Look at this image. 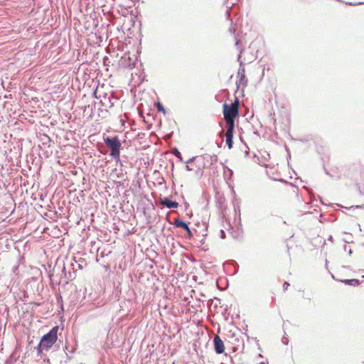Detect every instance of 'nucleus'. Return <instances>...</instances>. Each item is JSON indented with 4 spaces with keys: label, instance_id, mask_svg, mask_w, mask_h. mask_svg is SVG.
I'll return each instance as SVG.
<instances>
[{
    "label": "nucleus",
    "instance_id": "obj_8",
    "mask_svg": "<svg viewBox=\"0 0 364 364\" xmlns=\"http://www.w3.org/2000/svg\"><path fill=\"white\" fill-rule=\"evenodd\" d=\"M225 128L226 136L233 137L235 132V122H227Z\"/></svg>",
    "mask_w": 364,
    "mask_h": 364
},
{
    "label": "nucleus",
    "instance_id": "obj_4",
    "mask_svg": "<svg viewBox=\"0 0 364 364\" xmlns=\"http://www.w3.org/2000/svg\"><path fill=\"white\" fill-rule=\"evenodd\" d=\"M241 53L242 51H240V53L238 55L237 58V60L240 63V68L237 72V77L239 79L236 81V85L237 87H239L240 85H242L243 89L247 85L248 80L245 76V69L243 65V62L241 60Z\"/></svg>",
    "mask_w": 364,
    "mask_h": 364
},
{
    "label": "nucleus",
    "instance_id": "obj_23",
    "mask_svg": "<svg viewBox=\"0 0 364 364\" xmlns=\"http://www.w3.org/2000/svg\"><path fill=\"white\" fill-rule=\"evenodd\" d=\"M186 170H187V171H192V170H193V169H192V168L188 166V164H187V165H186Z\"/></svg>",
    "mask_w": 364,
    "mask_h": 364
},
{
    "label": "nucleus",
    "instance_id": "obj_2",
    "mask_svg": "<svg viewBox=\"0 0 364 364\" xmlns=\"http://www.w3.org/2000/svg\"><path fill=\"white\" fill-rule=\"evenodd\" d=\"M104 142L109 151V155L114 160H119L122 143L117 136L104 137Z\"/></svg>",
    "mask_w": 364,
    "mask_h": 364
},
{
    "label": "nucleus",
    "instance_id": "obj_17",
    "mask_svg": "<svg viewBox=\"0 0 364 364\" xmlns=\"http://www.w3.org/2000/svg\"><path fill=\"white\" fill-rule=\"evenodd\" d=\"M363 4V2H358V3L348 2V3H346V4L350 5V6H357V5H360V4Z\"/></svg>",
    "mask_w": 364,
    "mask_h": 364
},
{
    "label": "nucleus",
    "instance_id": "obj_3",
    "mask_svg": "<svg viewBox=\"0 0 364 364\" xmlns=\"http://www.w3.org/2000/svg\"><path fill=\"white\" fill-rule=\"evenodd\" d=\"M224 118L227 122H235L239 114V100L237 99L230 105L224 103L223 105Z\"/></svg>",
    "mask_w": 364,
    "mask_h": 364
},
{
    "label": "nucleus",
    "instance_id": "obj_24",
    "mask_svg": "<svg viewBox=\"0 0 364 364\" xmlns=\"http://www.w3.org/2000/svg\"><path fill=\"white\" fill-rule=\"evenodd\" d=\"M358 191H359V193H360V195H363V194H364V193L361 191V189H360V186H358Z\"/></svg>",
    "mask_w": 364,
    "mask_h": 364
},
{
    "label": "nucleus",
    "instance_id": "obj_19",
    "mask_svg": "<svg viewBox=\"0 0 364 364\" xmlns=\"http://www.w3.org/2000/svg\"><path fill=\"white\" fill-rule=\"evenodd\" d=\"M220 237L224 239L225 237V232L223 230H220Z\"/></svg>",
    "mask_w": 364,
    "mask_h": 364
},
{
    "label": "nucleus",
    "instance_id": "obj_31",
    "mask_svg": "<svg viewBox=\"0 0 364 364\" xmlns=\"http://www.w3.org/2000/svg\"><path fill=\"white\" fill-rule=\"evenodd\" d=\"M229 30L231 33L233 32V28L232 27H230Z\"/></svg>",
    "mask_w": 364,
    "mask_h": 364
},
{
    "label": "nucleus",
    "instance_id": "obj_13",
    "mask_svg": "<svg viewBox=\"0 0 364 364\" xmlns=\"http://www.w3.org/2000/svg\"><path fill=\"white\" fill-rule=\"evenodd\" d=\"M229 262L231 264L234 265V267H235V272H237L238 271V268H239L238 264L235 261H234V260H230Z\"/></svg>",
    "mask_w": 364,
    "mask_h": 364
},
{
    "label": "nucleus",
    "instance_id": "obj_30",
    "mask_svg": "<svg viewBox=\"0 0 364 364\" xmlns=\"http://www.w3.org/2000/svg\"><path fill=\"white\" fill-rule=\"evenodd\" d=\"M328 240L330 241H332L333 240V237L332 236H329V237L328 238Z\"/></svg>",
    "mask_w": 364,
    "mask_h": 364
},
{
    "label": "nucleus",
    "instance_id": "obj_12",
    "mask_svg": "<svg viewBox=\"0 0 364 364\" xmlns=\"http://www.w3.org/2000/svg\"><path fill=\"white\" fill-rule=\"evenodd\" d=\"M174 155L176 156V157L180 159V160L182 161V159H183L182 155H181V152L177 149H175Z\"/></svg>",
    "mask_w": 364,
    "mask_h": 364
},
{
    "label": "nucleus",
    "instance_id": "obj_16",
    "mask_svg": "<svg viewBox=\"0 0 364 364\" xmlns=\"http://www.w3.org/2000/svg\"><path fill=\"white\" fill-rule=\"evenodd\" d=\"M237 232V235H233V237H235V238H237H237H239L240 237H241L242 231H241L240 230H239V229H238V230H237V232Z\"/></svg>",
    "mask_w": 364,
    "mask_h": 364
},
{
    "label": "nucleus",
    "instance_id": "obj_18",
    "mask_svg": "<svg viewBox=\"0 0 364 364\" xmlns=\"http://www.w3.org/2000/svg\"><path fill=\"white\" fill-rule=\"evenodd\" d=\"M289 283L287 282H284V283L283 284V288L284 290H287V288L289 287Z\"/></svg>",
    "mask_w": 364,
    "mask_h": 364
},
{
    "label": "nucleus",
    "instance_id": "obj_26",
    "mask_svg": "<svg viewBox=\"0 0 364 364\" xmlns=\"http://www.w3.org/2000/svg\"><path fill=\"white\" fill-rule=\"evenodd\" d=\"M226 14H227V18L229 19L230 17V14L228 11H226Z\"/></svg>",
    "mask_w": 364,
    "mask_h": 364
},
{
    "label": "nucleus",
    "instance_id": "obj_5",
    "mask_svg": "<svg viewBox=\"0 0 364 364\" xmlns=\"http://www.w3.org/2000/svg\"><path fill=\"white\" fill-rule=\"evenodd\" d=\"M168 223H171L170 221H168ZM188 223H186L179 218H175L173 219V222L171 223V224H173L176 228H181L185 230L186 232V237L191 240L193 237V234L188 226Z\"/></svg>",
    "mask_w": 364,
    "mask_h": 364
},
{
    "label": "nucleus",
    "instance_id": "obj_14",
    "mask_svg": "<svg viewBox=\"0 0 364 364\" xmlns=\"http://www.w3.org/2000/svg\"><path fill=\"white\" fill-rule=\"evenodd\" d=\"M197 156H193L191 157V159H189L187 161H186V164H191L193 163V161H195L196 159H197Z\"/></svg>",
    "mask_w": 364,
    "mask_h": 364
},
{
    "label": "nucleus",
    "instance_id": "obj_1",
    "mask_svg": "<svg viewBox=\"0 0 364 364\" xmlns=\"http://www.w3.org/2000/svg\"><path fill=\"white\" fill-rule=\"evenodd\" d=\"M59 327L55 326L53 327L48 333L44 334L37 347L36 348L37 351V355L38 356L42 357L43 355V351H48L53 345L57 341L58 339V331Z\"/></svg>",
    "mask_w": 364,
    "mask_h": 364
},
{
    "label": "nucleus",
    "instance_id": "obj_20",
    "mask_svg": "<svg viewBox=\"0 0 364 364\" xmlns=\"http://www.w3.org/2000/svg\"><path fill=\"white\" fill-rule=\"evenodd\" d=\"M364 208V206L363 205H353L351 207H350L348 209H353V208Z\"/></svg>",
    "mask_w": 364,
    "mask_h": 364
},
{
    "label": "nucleus",
    "instance_id": "obj_9",
    "mask_svg": "<svg viewBox=\"0 0 364 364\" xmlns=\"http://www.w3.org/2000/svg\"><path fill=\"white\" fill-rule=\"evenodd\" d=\"M341 282L346 285L354 286V287L359 284V280L356 279H343Z\"/></svg>",
    "mask_w": 364,
    "mask_h": 364
},
{
    "label": "nucleus",
    "instance_id": "obj_28",
    "mask_svg": "<svg viewBox=\"0 0 364 364\" xmlns=\"http://www.w3.org/2000/svg\"><path fill=\"white\" fill-rule=\"evenodd\" d=\"M347 252H348V254H349L350 255L352 254V250H351V249L347 250Z\"/></svg>",
    "mask_w": 364,
    "mask_h": 364
},
{
    "label": "nucleus",
    "instance_id": "obj_6",
    "mask_svg": "<svg viewBox=\"0 0 364 364\" xmlns=\"http://www.w3.org/2000/svg\"><path fill=\"white\" fill-rule=\"evenodd\" d=\"M214 350L217 354H221L225 352V345L223 340L218 335L213 337V339Z\"/></svg>",
    "mask_w": 364,
    "mask_h": 364
},
{
    "label": "nucleus",
    "instance_id": "obj_35",
    "mask_svg": "<svg viewBox=\"0 0 364 364\" xmlns=\"http://www.w3.org/2000/svg\"><path fill=\"white\" fill-rule=\"evenodd\" d=\"M236 350L235 347H233V351Z\"/></svg>",
    "mask_w": 364,
    "mask_h": 364
},
{
    "label": "nucleus",
    "instance_id": "obj_27",
    "mask_svg": "<svg viewBox=\"0 0 364 364\" xmlns=\"http://www.w3.org/2000/svg\"><path fill=\"white\" fill-rule=\"evenodd\" d=\"M239 44H240V41H236V43H235V45L237 48H239Z\"/></svg>",
    "mask_w": 364,
    "mask_h": 364
},
{
    "label": "nucleus",
    "instance_id": "obj_7",
    "mask_svg": "<svg viewBox=\"0 0 364 364\" xmlns=\"http://www.w3.org/2000/svg\"><path fill=\"white\" fill-rule=\"evenodd\" d=\"M161 203L166 208L171 209L178 207V203L173 200L170 197H164L161 199Z\"/></svg>",
    "mask_w": 364,
    "mask_h": 364
},
{
    "label": "nucleus",
    "instance_id": "obj_15",
    "mask_svg": "<svg viewBox=\"0 0 364 364\" xmlns=\"http://www.w3.org/2000/svg\"><path fill=\"white\" fill-rule=\"evenodd\" d=\"M282 342L284 344V345H287L288 343H289V339L287 336H283L282 338Z\"/></svg>",
    "mask_w": 364,
    "mask_h": 364
},
{
    "label": "nucleus",
    "instance_id": "obj_10",
    "mask_svg": "<svg viewBox=\"0 0 364 364\" xmlns=\"http://www.w3.org/2000/svg\"><path fill=\"white\" fill-rule=\"evenodd\" d=\"M226 144L229 149H232L233 146V137L226 136L225 139Z\"/></svg>",
    "mask_w": 364,
    "mask_h": 364
},
{
    "label": "nucleus",
    "instance_id": "obj_34",
    "mask_svg": "<svg viewBox=\"0 0 364 364\" xmlns=\"http://www.w3.org/2000/svg\"><path fill=\"white\" fill-rule=\"evenodd\" d=\"M65 267L64 266L63 268V271H65Z\"/></svg>",
    "mask_w": 364,
    "mask_h": 364
},
{
    "label": "nucleus",
    "instance_id": "obj_33",
    "mask_svg": "<svg viewBox=\"0 0 364 364\" xmlns=\"http://www.w3.org/2000/svg\"><path fill=\"white\" fill-rule=\"evenodd\" d=\"M47 139H48V141H50V138H49L48 136H47Z\"/></svg>",
    "mask_w": 364,
    "mask_h": 364
},
{
    "label": "nucleus",
    "instance_id": "obj_25",
    "mask_svg": "<svg viewBox=\"0 0 364 364\" xmlns=\"http://www.w3.org/2000/svg\"><path fill=\"white\" fill-rule=\"evenodd\" d=\"M105 255H105V253L103 251L100 252V257H104Z\"/></svg>",
    "mask_w": 364,
    "mask_h": 364
},
{
    "label": "nucleus",
    "instance_id": "obj_11",
    "mask_svg": "<svg viewBox=\"0 0 364 364\" xmlns=\"http://www.w3.org/2000/svg\"><path fill=\"white\" fill-rule=\"evenodd\" d=\"M155 106L156 107L158 112L165 113V108L160 102H156Z\"/></svg>",
    "mask_w": 364,
    "mask_h": 364
},
{
    "label": "nucleus",
    "instance_id": "obj_32",
    "mask_svg": "<svg viewBox=\"0 0 364 364\" xmlns=\"http://www.w3.org/2000/svg\"><path fill=\"white\" fill-rule=\"evenodd\" d=\"M344 250L346 251L347 250V246L345 245H344Z\"/></svg>",
    "mask_w": 364,
    "mask_h": 364
},
{
    "label": "nucleus",
    "instance_id": "obj_22",
    "mask_svg": "<svg viewBox=\"0 0 364 364\" xmlns=\"http://www.w3.org/2000/svg\"><path fill=\"white\" fill-rule=\"evenodd\" d=\"M212 161H217V156L214 155L213 156H211Z\"/></svg>",
    "mask_w": 364,
    "mask_h": 364
},
{
    "label": "nucleus",
    "instance_id": "obj_21",
    "mask_svg": "<svg viewBox=\"0 0 364 364\" xmlns=\"http://www.w3.org/2000/svg\"><path fill=\"white\" fill-rule=\"evenodd\" d=\"M197 174H199V173H202L201 168L200 167V165H198V170L196 171Z\"/></svg>",
    "mask_w": 364,
    "mask_h": 364
},
{
    "label": "nucleus",
    "instance_id": "obj_29",
    "mask_svg": "<svg viewBox=\"0 0 364 364\" xmlns=\"http://www.w3.org/2000/svg\"><path fill=\"white\" fill-rule=\"evenodd\" d=\"M347 252H348V254H349L350 255L352 254V250H351V249L347 250Z\"/></svg>",
    "mask_w": 364,
    "mask_h": 364
}]
</instances>
